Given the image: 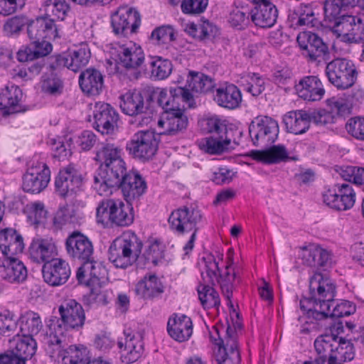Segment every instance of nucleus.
<instances>
[{"mask_svg": "<svg viewBox=\"0 0 364 364\" xmlns=\"http://www.w3.org/2000/svg\"><path fill=\"white\" fill-rule=\"evenodd\" d=\"M323 203L338 210H350L355 202V193L350 183H338L325 190L322 194Z\"/></svg>", "mask_w": 364, "mask_h": 364, "instance_id": "ddd939ff", "label": "nucleus"}, {"mask_svg": "<svg viewBox=\"0 0 364 364\" xmlns=\"http://www.w3.org/2000/svg\"><path fill=\"white\" fill-rule=\"evenodd\" d=\"M146 70L155 80H164L168 77L172 71V63L167 59L159 56H150L146 64Z\"/></svg>", "mask_w": 364, "mask_h": 364, "instance_id": "de8ad7c7", "label": "nucleus"}, {"mask_svg": "<svg viewBox=\"0 0 364 364\" xmlns=\"http://www.w3.org/2000/svg\"><path fill=\"white\" fill-rule=\"evenodd\" d=\"M150 39L157 45L168 43L175 39L173 28L170 26L157 27L151 32Z\"/></svg>", "mask_w": 364, "mask_h": 364, "instance_id": "680f3d73", "label": "nucleus"}, {"mask_svg": "<svg viewBox=\"0 0 364 364\" xmlns=\"http://www.w3.org/2000/svg\"><path fill=\"white\" fill-rule=\"evenodd\" d=\"M161 89H153L144 92L143 95L137 90H129L119 97V107L125 114L135 117L137 124L141 127L147 126L152 122L150 114L146 113L147 105L145 104L144 98L146 99L149 92L153 90H161ZM146 101H147L146 100ZM151 101L146 102L149 103Z\"/></svg>", "mask_w": 364, "mask_h": 364, "instance_id": "1a4fd4ad", "label": "nucleus"}, {"mask_svg": "<svg viewBox=\"0 0 364 364\" xmlns=\"http://www.w3.org/2000/svg\"><path fill=\"white\" fill-rule=\"evenodd\" d=\"M46 210L44 205L41 202H35L30 205L28 208V220L31 225L38 226L44 223L46 218Z\"/></svg>", "mask_w": 364, "mask_h": 364, "instance_id": "69168bd1", "label": "nucleus"}, {"mask_svg": "<svg viewBox=\"0 0 364 364\" xmlns=\"http://www.w3.org/2000/svg\"><path fill=\"white\" fill-rule=\"evenodd\" d=\"M298 96L308 101L320 100L324 95L325 90L318 77L305 76L295 85Z\"/></svg>", "mask_w": 364, "mask_h": 364, "instance_id": "c756f323", "label": "nucleus"}, {"mask_svg": "<svg viewBox=\"0 0 364 364\" xmlns=\"http://www.w3.org/2000/svg\"><path fill=\"white\" fill-rule=\"evenodd\" d=\"M117 57L119 63L127 68H138L144 60L141 48L132 41L119 46Z\"/></svg>", "mask_w": 364, "mask_h": 364, "instance_id": "f704fd0d", "label": "nucleus"}, {"mask_svg": "<svg viewBox=\"0 0 364 364\" xmlns=\"http://www.w3.org/2000/svg\"><path fill=\"white\" fill-rule=\"evenodd\" d=\"M188 90H191L196 92H208L215 86L211 77L203 73H191V78L188 80ZM188 90V88H186ZM191 94L192 92L189 91Z\"/></svg>", "mask_w": 364, "mask_h": 364, "instance_id": "864d4df0", "label": "nucleus"}, {"mask_svg": "<svg viewBox=\"0 0 364 364\" xmlns=\"http://www.w3.org/2000/svg\"><path fill=\"white\" fill-rule=\"evenodd\" d=\"M168 91L169 95L166 89L153 90L148 93L146 100L156 99L157 104L164 109L157 123L158 127L163 129L159 134L175 136L187 128L188 119L184 110L186 107H193L195 100L186 87H170Z\"/></svg>", "mask_w": 364, "mask_h": 364, "instance_id": "f257e3e1", "label": "nucleus"}, {"mask_svg": "<svg viewBox=\"0 0 364 364\" xmlns=\"http://www.w3.org/2000/svg\"><path fill=\"white\" fill-rule=\"evenodd\" d=\"M82 184V175L71 165L60 170L55 181V191L61 197L73 194Z\"/></svg>", "mask_w": 364, "mask_h": 364, "instance_id": "5701e85b", "label": "nucleus"}, {"mask_svg": "<svg viewBox=\"0 0 364 364\" xmlns=\"http://www.w3.org/2000/svg\"><path fill=\"white\" fill-rule=\"evenodd\" d=\"M169 336L178 342L188 341L193 333V323L190 317L186 315H174L167 323Z\"/></svg>", "mask_w": 364, "mask_h": 364, "instance_id": "2f4dec72", "label": "nucleus"}, {"mask_svg": "<svg viewBox=\"0 0 364 364\" xmlns=\"http://www.w3.org/2000/svg\"><path fill=\"white\" fill-rule=\"evenodd\" d=\"M332 32L342 42L358 43L364 39V26L357 16L343 15L333 25H328Z\"/></svg>", "mask_w": 364, "mask_h": 364, "instance_id": "f3484780", "label": "nucleus"}, {"mask_svg": "<svg viewBox=\"0 0 364 364\" xmlns=\"http://www.w3.org/2000/svg\"><path fill=\"white\" fill-rule=\"evenodd\" d=\"M128 203L139 198L146 191V183L137 172H129L119 186Z\"/></svg>", "mask_w": 364, "mask_h": 364, "instance_id": "473e14b6", "label": "nucleus"}, {"mask_svg": "<svg viewBox=\"0 0 364 364\" xmlns=\"http://www.w3.org/2000/svg\"><path fill=\"white\" fill-rule=\"evenodd\" d=\"M24 249L22 236L13 228L0 231V251L4 258H11L21 253Z\"/></svg>", "mask_w": 364, "mask_h": 364, "instance_id": "c85d7f7f", "label": "nucleus"}, {"mask_svg": "<svg viewBox=\"0 0 364 364\" xmlns=\"http://www.w3.org/2000/svg\"><path fill=\"white\" fill-rule=\"evenodd\" d=\"M203 220L201 210L194 204L183 205L172 211L169 215L168 222L174 233L178 235L191 233L188 241L183 247L186 254L193 249L196 234Z\"/></svg>", "mask_w": 364, "mask_h": 364, "instance_id": "39448f33", "label": "nucleus"}, {"mask_svg": "<svg viewBox=\"0 0 364 364\" xmlns=\"http://www.w3.org/2000/svg\"><path fill=\"white\" fill-rule=\"evenodd\" d=\"M338 337L333 334H325L318 336L314 341L315 350L318 355V358L322 360H330L331 362V355H334L336 347L338 343Z\"/></svg>", "mask_w": 364, "mask_h": 364, "instance_id": "49530a36", "label": "nucleus"}, {"mask_svg": "<svg viewBox=\"0 0 364 364\" xmlns=\"http://www.w3.org/2000/svg\"><path fill=\"white\" fill-rule=\"evenodd\" d=\"M10 351L18 358L22 359L25 363L26 360L30 359L36 353L37 343L36 340L29 336H17L12 341H10Z\"/></svg>", "mask_w": 364, "mask_h": 364, "instance_id": "4c0bfd02", "label": "nucleus"}, {"mask_svg": "<svg viewBox=\"0 0 364 364\" xmlns=\"http://www.w3.org/2000/svg\"><path fill=\"white\" fill-rule=\"evenodd\" d=\"M4 267L3 278L10 283H21L27 277V269L23 263L14 256L11 258H4L2 262Z\"/></svg>", "mask_w": 364, "mask_h": 364, "instance_id": "58836bf2", "label": "nucleus"}, {"mask_svg": "<svg viewBox=\"0 0 364 364\" xmlns=\"http://www.w3.org/2000/svg\"><path fill=\"white\" fill-rule=\"evenodd\" d=\"M42 272L46 283L51 286H60L68 281L70 275V269L68 262L56 258L45 263Z\"/></svg>", "mask_w": 364, "mask_h": 364, "instance_id": "393cba45", "label": "nucleus"}, {"mask_svg": "<svg viewBox=\"0 0 364 364\" xmlns=\"http://www.w3.org/2000/svg\"><path fill=\"white\" fill-rule=\"evenodd\" d=\"M203 270L201 276L204 282L214 284L215 282L220 284L224 296L230 301L232 296V291L235 287V282L237 278L236 272L232 268L231 264H228L224 274L218 277V263L213 255H208L202 260Z\"/></svg>", "mask_w": 364, "mask_h": 364, "instance_id": "0eeeda50", "label": "nucleus"}, {"mask_svg": "<svg viewBox=\"0 0 364 364\" xmlns=\"http://www.w3.org/2000/svg\"><path fill=\"white\" fill-rule=\"evenodd\" d=\"M250 14L247 7L235 6L230 12L228 21L232 27L242 29L248 24Z\"/></svg>", "mask_w": 364, "mask_h": 364, "instance_id": "13d9d810", "label": "nucleus"}, {"mask_svg": "<svg viewBox=\"0 0 364 364\" xmlns=\"http://www.w3.org/2000/svg\"><path fill=\"white\" fill-rule=\"evenodd\" d=\"M41 88L46 94L58 96L63 92V82L55 73H45L41 77Z\"/></svg>", "mask_w": 364, "mask_h": 364, "instance_id": "603ef678", "label": "nucleus"}, {"mask_svg": "<svg viewBox=\"0 0 364 364\" xmlns=\"http://www.w3.org/2000/svg\"><path fill=\"white\" fill-rule=\"evenodd\" d=\"M93 127L102 134L114 133L117 127L119 114L109 104L95 103L93 111Z\"/></svg>", "mask_w": 364, "mask_h": 364, "instance_id": "412c9836", "label": "nucleus"}, {"mask_svg": "<svg viewBox=\"0 0 364 364\" xmlns=\"http://www.w3.org/2000/svg\"><path fill=\"white\" fill-rule=\"evenodd\" d=\"M31 258L37 263H48L57 255V247L53 238L37 236L29 247Z\"/></svg>", "mask_w": 364, "mask_h": 364, "instance_id": "a878e982", "label": "nucleus"}, {"mask_svg": "<svg viewBox=\"0 0 364 364\" xmlns=\"http://www.w3.org/2000/svg\"><path fill=\"white\" fill-rule=\"evenodd\" d=\"M159 134L152 131H139L127 143L126 149L133 158L147 161L153 158L159 148Z\"/></svg>", "mask_w": 364, "mask_h": 364, "instance_id": "9d476101", "label": "nucleus"}, {"mask_svg": "<svg viewBox=\"0 0 364 364\" xmlns=\"http://www.w3.org/2000/svg\"><path fill=\"white\" fill-rule=\"evenodd\" d=\"M111 199L102 200L96 210V220L104 228L112 227V218L111 216Z\"/></svg>", "mask_w": 364, "mask_h": 364, "instance_id": "052dcab7", "label": "nucleus"}, {"mask_svg": "<svg viewBox=\"0 0 364 364\" xmlns=\"http://www.w3.org/2000/svg\"><path fill=\"white\" fill-rule=\"evenodd\" d=\"M90 288V291L83 296V303L89 307H97L106 306L110 300L112 291L107 289V283L105 284H86Z\"/></svg>", "mask_w": 364, "mask_h": 364, "instance_id": "a19ab883", "label": "nucleus"}, {"mask_svg": "<svg viewBox=\"0 0 364 364\" xmlns=\"http://www.w3.org/2000/svg\"><path fill=\"white\" fill-rule=\"evenodd\" d=\"M250 156L255 160L266 164H279L291 159L284 145H274L263 151H252Z\"/></svg>", "mask_w": 364, "mask_h": 364, "instance_id": "37998d69", "label": "nucleus"}, {"mask_svg": "<svg viewBox=\"0 0 364 364\" xmlns=\"http://www.w3.org/2000/svg\"><path fill=\"white\" fill-rule=\"evenodd\" d=\"M67 253L73 259L83 263L92 258L93 245L88 237L79 232H73L65 241Z\"/></svg>", "mask_w": 364, "mask_h": 364, "instance_id": "4be33fe9", "label": "nucleus"}, {"mask_svg": "<svg viewBox=\"0 0 364 364\" xmlns=\"http://www.w3.org/2000/svg\"><path fill=\"white\" fill-rule=\"evenodd\" d=\"M200 284L197 291L198 298L204 309L217 307L220 305V297L218 293L210 286V283Z\"/></svg>", "mask_w": 364, "mask_h": 364, "instance_id": "8fccbe9b", "label": "nucleus"}, {"mask_svg": "<svg viewBox=\"0 0 364 364\" xmlns=\"http://www.w3.org/2000/svg\"><path fill=\"white\" fill-rule=\"evenodd\" d=\"M344 7L340 0H331L324 5V20L326 23L333 25L343 16L341 11Z\"/></svg>", "mask_w": 364, "mask_h": 364, "instance_id": "e2e57ef3", "label": "nucleus"}, {"mask_svg": "<svg viewBox=\"0 0 364 364\" xmlns=\"http://www.w3.org/2000/svg\"><path fill=\"white\" fill-rule=\"evenodd\" d=\"M122 363L131 364L138 361L144 353V343L142 335L131 329L124 331V338L117 342Z\"/></svg>", "mask_w": 364, "mask_h": 364, "instance_id": "a211bd4d", "label": "nucleus"}, {"mask_svg": "<svg viewBox=\"0 0 364 364\" xmlns=\"http://www.w3.org/2000/svg\"><path fill=\"white\" fill-rule=\"evenodd\" d=\"M143 244L135 233L124 232L111 244L108 258L117 268L127 269L133 265L141 252Z\"/></svg>", "mask_w": 364, "mask_h": 364, "instance_id": "423d86ee", "label": "nucleus"}, {"mask_svg": "<svg viewBox=\"0 0 364 364\" xmlns=\"http://www.w3.org/2000/svg\"><path fill=\"white\" fill-rule=\"evenodd\" d=\"M325 74L333 86L345 90L355 84L358 73L351 60L338 58L327 63Z\"/></svg>", "mask_w": 364, "mask_h": 364, "instance_id": "6e6552de", "label": "nucleus"}, {"mask_svg": "<svg viewBox=\"0 0 364 364\" xmlns=\"http://www.w3.org/2000/svg\"><path fill=\"white\" fill-rule=\"evenodd\" d=\"M213 100L220 107L233 109L241 104L242 94L236 85L225 84L215 90Z\"/></svg>", "mask_w": 364, "mask_h": 364, "instance_id": "72a5a7b5", "label": "nucleus"}, {"mask_svg": "<svg viewBox=\"0 0 364 364\" xmlns=\"http://www.w3.org/2000/svg\"><path fill=\"white\" fill-rule=\"evenodd\" d=\"M23 92L18 86L6 87L0 91V109L6 114L19 112Z\"/></svg>", "mask_w": 364, "mask_h": 364, "instance_id": "ea45409f", "label": "nucleus"}, {"mask_svg": "<svg viewBox=\"0 0 364 364\" xmlns=\"http://www.w3.org/2000/svg\"><path fill=\"white\" fill-rule=\"evenodd\" d=\"M59 312L61 318V323L59 320H50L48 325L53 323L60 324L64 329H73L78 331L81 329L85 323V315L84 309L80 304L74 299L65 301L59 307Z\"/></svg>", "mask_w": 364, "mask_h": 364, "instance_id": "6ab92c4d", "label": "nucleus"}, {"mask_svg": "<svg viewBox=\"0 0 364 364\" xmlns=\"http://www.w3.org/2000/svg\"><path fill=\"white\" fill-rule=\"evenodd\" d=\"M241 86L243 90L253 97H257L264 90V80L257 74L249 75Z\"/></svg>", "mask_w": 364, "mask_h": 364, "instance_id": "bf43d9fd", "label": "nucleus"}, {"mask_svg": "<svg viewBox=\"0 0 364 364\" xmlns=\"http://www.w3.org/2000/svg\"><path fill=\"white\" fill-rule=\"evenodd\" d=\"M198 146L210 154H221L229 149L221 135L203 138L199 141Z\"/></svg>", "mask_w": 364, "mask_h": 364, "instance_id": "3c124183", "label": "nucleus"}, {"mask_svg": "<svg viewBox=\"0 0 364 364\" xmlns=\"http://www.w3.org/2000/svg\"><path fill=\"white\" fill-rule=\"evenodd\" d=\"M338 346L336 347L334 355H331L333 361L346 362L350 361L354 358V346L348 340L342 338H338Z\"/></svg>", "mask_w": 364, "mask_h": 364, "instance_id": "4d7b16f0", "label": "nucleus"}, {"mask_svg": "<svg viewBox=\"0 0 364 364\" xmlns=\"http://www.w3.org/2000/svg\"><path fill=\"white\" fill-rule=\"evenodd\" d=\"M326 104L329 109H320L311 114V120L318 125L332 124L339 116L348 114L353 104V96L345 93L333 97L326 100Z\"/></svg>", "mask_w": 364, "mask_h": 364, "instance_id": "9b49d317", "label": "nucleus"}, {"mask_svg": "<svg viewBox=\"0 0 364 364\" xmlns=\"http://www.w3.org/2000/svg\"><path fill=\"white\" fill-rule=\"evenodd\" d=\"M46 16L53 19L63 20L69 11V6L65 0H46L43 3Z\"/></svg>", "mask_w": 364, "mask_h": 364, "instance_id": "5fc2aeb1", "label": "nucleus"}, {"mask_svg": "<svg viewBox=\"0 0 364 364\" xmlns=\"http://www.w3.org/2000/svg\"><path fill=\"white\" fill-rule=\"evenodd\" d=\"M234 334V331L229 326L226 330L225 343L223 340H220V342L216 343L214 355L218 364H223L225 362H230L232 364L240 363L237 342Z\"/></svg>", "mask_w": 364, "mask_h": 364, "instance_id": "b1692460", "label": "nucleus"}, {"mask_svg": "<svg viewBox=\"0 0 364 364\" xmlns=\"http://www.w3.org/2000/svg\"><path fill=\"white\" fill-rule=\"evenodd\" d=\"M296 15L298 16L297 25L307 26L314 27L315 26V14L312 6L310 4H301L297 9Z\"/></svg>", "mask_w": 364, "mask_h": 364, "instance_id": "0e129e2a", "label": "nucleus"}, {"mask_svg": "<svg viewBox=\"0 0 364 364\" xmlns=\"http://www.w3.org/2000/svg\"><path fill=\"white\" fill-rule=\"evenodd\" d=\"M214 27L209 21L199 23H191L186 25L185 31L191 36L199 40L209 38L213 33Z\"/></svg>", "mask_w": 364, "mask_h": 364, "instance_id": "6e6d98bb", "label": "nucleus"}, {"mask_svg": "<svg viewBox=\"0 0 364 364\" xmlns=\"http://www.w3.org/2000/svg\"><path fill=\"white\" fill-rule=\"evenodd\" d=\"M309 298H304L300 301V309L306 316V325L313 319L310 311H321L326 307L328 309L333 306L336 286L328 277L321 273H315L309 280Z\"/></svg>", "mask_w": 364, "mask_h": 364, "instance_id": "20e7f679", "label": "nucleus"}, {"mask_svg": "<svg viewBox=\"0 0 364 364\" xmlns=\"http://www.w3.org/2000/svg\"><path fill=\"white\" fill-rule=\"evenodd\" d=\"M79 85L84 93L88 95H98L104 87L103 75L100 70L89 68L80 73Z\"/></svg>", "mask_w": 364, "mask_h": 364, "instance_id": "c9c22d12", "label": "nucleus"}, {"mask_svg": "<svg viewBox=\"0 0 364 364\" xmlns=\"http://www.w3.org/2000/svg\"><path fill=\"white\" fill-rule=\"evenodd\" d=\"M54 21L47 16L38 17L31 21L27 27L29 38L34 42H38L58 37L57 28Z\"/></svg>", "mask_w": 364, "mask_h": 364, "instance_id": "cd10ccee", "label": "nucleus"}, {"mask_svg": "<svg viewBox=\"0 0 364 364\" xmlns=\"http://www.w3.org/2000/svg\"><path fill=\"white\" fill-rule=\"evenodd\" d=\"M42 328V321L38 313L28 311L21 316L20 330L23 336L33 338L40 333Z\"/></svg>", "mask_w": 364, "mask_h": 364, "instance_id": "09e8293b", "label": "nucleus"}, {"mask_svg": "<svg viewBox=\"0 0 364 364\" xmlns=\"http://www.w3.org/2000/svg\"><path fill=\"white\" fill-rule=\"evenodd\" d=\"M50 180V171L46 164L37 162L28 168L22 178L25 192L38 193L45 189Z\"/></svg>", "mask_w": 364, "mask_h": 364, "instance_id": "aec40b11", "label": "nucleus"}, {"mask_svg": "<svg viewBox=\"0 0 364 364\" xmlns=\"http://www.w3.org/2000/svg\"><path fill=\"white\" fill-rule=\"evenodd\" d=\"M341 177L347 183L353 182L356 185H364V168L357 166H347L342 169Z\"/></svg>", "mask_w": 364, "mask_h": 364, "instance_id": "774afa93", "label": "nucleus"}, {"mask_svg": "<svg viewBox=\"0 0 364 364\" xmlns=\"http://www.w3.org/2000/svg\"><path fill=\"white\" fill-rule=\"evenodd\" d=\"M122 151L112 144H105L96 154L100 166L94 175L93 188L100 196H107L118 188L129 172L122 159Z\"/></svg>", "mask_w": 364, "mask_h": 364, "instance_id": "f03ea898", "label": "nucleus"}, {"mask_svg": "<svg viewBox=\"0 0 364 364\" xmlns=\"http://www.w3.org/2000/svg\"><path fill=\"white\" fill-rule=\"evenodd\" d=\"M250 16L255 26L261 28H270L277 21L278 11L275 5L270 1H267L257 4L251 10Z\"/></svg>", "mask_w": 364, "mask_h": 364, "instance_id": "7c9ffc66", "label": "nucleus"}, {"mask_svg": "<svg viewBox=\"0 0 364 364\" xmlns=\"http://www.w3.org/2000/svg\"><path fill=\"white\" fill-rule=\"evenodd\" d=\"M90 55L88 46L85 43L81 44L68 54H65L67 68L73 72H77L88 63Z\"/></svg>", "mask_w": 364, "mask_h": 364, "instance_id": "a18cd8bd", "label": "nucleus"}, {"mask_svg": "<svg viewBox=\"0 0 364 364\" xmlns=\"http://www.w3.org/2000/svg\"><path fill=\"white\" fill-rule=\"evenodd\" d=\"M311 121V114L301 109L289 112L283 117L287 132L294 134L305 133L310 127Z\"/></svg>", "mask_w": 364, "mask_h": 364, "instance_id": "e433bc0d", "label": "nucleus"}, {"mask_svg": "<svg viewBox=\"0 0 364 364\" xmlns=\"http://www.w3.org/2000/svg\"><path fill=\"white\" fill-rule=\"evenodd\" d=\"M141 24L139 13L127 6H120L111 15V27L114 35L124 37L136 32Z\"/></svg>", "mask_w": 364, "mask_h": 364, "instance_id": "4468645a", "label": "nucleus"}, {"mask_svg": "<svg viewBox=\"0 0 364 364\" xmlns=\"http://www.w3.org/2000/svg\"><path fill=\"white\" fill-rule=\"evenodd\" d=\"M279 132L277 122L268 116L256 117L249 126V134L256 146L267 147L275 142Z\"/></svg>", "mask_w": 364, "mask_h": 364, "instance_id": "f8f14e48", "label": "nucleus"}, {"mask_svg": "<svg viewBox=\"0 0 364 364\" xmlns=\"http://www.w3.org/2000/svg\"><path fill=\"white\" fill-rule=\"evenodd\" d=\"M332 306L333 310H331V307H328V309L326 307L321 311H317L316 310H314V311H310L313 319L307 324L308 327H303L301 329V332L306 333L312 330L326 328L327 326L324 322L329 317L340 318L348 316L355 311V306L352 302L346 300L341 301L336 305L333 304Z\"/></svg>", "mask_w": 364, "mask_h": 364, "instance_id": "2eb2a0df", "label": "nucleus"}, {"mask_svg": "<svg viewBox=\"0 0 364 364\" xmlns=\"http://www.w3.org/2000/svg\"><path fill=\"white\" fill-rule=\"evenodd\" d=\"M41 341L48 346L51 358L61 359L63 364H90L86 348L69 346L60 324L53 323L49 331L39 335Z\"/></svg>", "mask_w": 364, "mask_h": 364, "instance_id": "7ed1b4c3", "label": "nucleus"}, {"mask_svg": "<svg viewBox=\"0 0 364 364\" xmlns=\"http://www.w3.org/2000/svg\"><path fill=\"white\" fill-rule=\"evenodd\" d=\"M107 274L105 267L100 262L94 261L92 258L84 262L77 269L76 277L81 284H97L106 283Z\"/></svg>", "mask_w": 364, "mask_h": 364, "instance_id": "bb28decb", "label": "nucleus"}, {"mask_svg": "<svg viewBox=\"0 0 364 364\" xmlns=\"http://www.w3.org/2000/svg\"><path fill=\"white\" fill-rule=\"evenodd\" d=\"M163 291V286L155 275L144 277L135 287L136 294L144 299L156 297Z\"/></svg>", "mask_w": 364, "mask_h": 364, "instance_id": "c03bdc74", "label": "nucleus"}, {"mask_svg": "<svg viewBox=\"0 0 364 364\" xmlns=\"http://www.w3.org/2000/svg\"><path fill=\"white\" fill-rule=\"evenodd\" d=\"M297 43L303 54L311 61L321 62L330 58V49L327 43L315 33L304 31L297 36Z\"/></svg>", "mask_w": 364, "mask_h": 364, "instance_id": "dca6fc26", "label": "nucleus"}, {"mask_svg": "<svg viewBox=\"0 0 364 364\" xmlns=\"http://www.w3.org/2000/svg\"><path fill=\"white\" fill-rule=\"evenodd\" d=\"M111 216L112 226L126 227L134 221V213L130 203H124L120 200L111 199Z\"/></svg>", "mask_w": 364, "mask_h": 364, "instance_id": "79ce46f5", "label": "nucleus"}, {"mask_svg": "<svg viewBox=\"0 0 364 364\" xmlns=\"http://www.w3.org/2000/svg\"><path fill=\"white\" fill-rule=\"evenodd\" d=\"M346 129L353 138L364 141V117H355L349 119L346 124Z\"/></svg>", "mask_w": 364, "mask_h": 364, "instance_id": "338daca9", "label": "nucleus"}]
</instances>
